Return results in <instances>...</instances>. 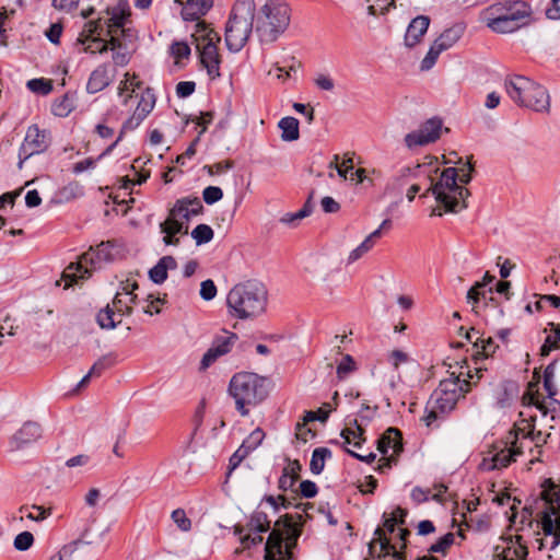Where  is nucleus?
<instances>
[{
    "instance_id": "1",
    "label": "nucleus",
    "mask_w": 560,
    "mask_h": 560,
    "mask_svg": "<svg viewBox=\"0 0 560 560\" xmlns=\"http://www.w3.org/2000/svg\"><path fill=\"white\" fill-rule=\"evenodd\" d=\"M474 171L472 164L467 161L463 167H447L441 173L440 179L434 183L431 175H427L430 182V189L435 200L442 205L446 212H458L466 209L467 197L470 195L469 190L459 183L466 185L471 180V172Z\"/></svg>"
},
{
    "instance_id": "2",
    "label": "nucleus",
    "mask_w": 560,
    "mask_h": 560,
    "mask_svg": "<svg viewBox=\"0 0 560 560\" xmlns=\"http://www.w3.org/2000/svg\"><path fill=\"white\" fill-rule=\"evenodd\" d=\"M530 5L521 0H505L497 2L482 11V20L494 33H513L532 21Z\"/></svg>"
},
{
    "instance_id": "3",
    "label": "nucleus",
    "mask_w": 560,
    "mask_h": 560,
    "mask_svg": "<svg viewBox=\"0 0 560 560\" xmlns=\"http://www.w3.org/2000/svg\"><path fill=\"white\" fill-rule=\"evenodd\" d=\"M229 314L238 319L253 318L260 315L267 305V290L256 281L236 284L226 296Z\"/></svg>"
},
{
    "instance_id": "4",
    "label": "nucleus",
    "mask_w": 560,
    "mask_h": 560,
    "mask_svg": "<svg viewBox=\"0 0 560 560\" xmlns=\"http://www.w3.org/2000/svg\"><path fill=\"white\" fill-rule=\"evenodd\" d=\"M229 393L235 400V408L246 417L250 408L262 402L269 394L268 380L252 372H240L232 376Z\"/></svg>"
},
{
    "instance_id": "5",
    "label": "nucleus",
    "mask_w": 560,
    "mask_h": 560,
    "mask_svg": "<svg viewBox=\"0 0 560 560\" xmlns=\"http://www.w3.org/2000/svg\"><path fill=\"white\" fill-rule=\"evenodd\" d=\"M504 86L516 105L537 113L550 112V95L544 85L524 75H512L505 79Z\"/></svg>"
},
{
    "instance_id": "6",
    "label": "nucleus",
    "mask_w": 560,
    "mask_h": 560,
    "mask_svg": "<svg viewBox=\"0 0 560 560\" xmlns=\"http://www.w3.org/2000/svg\"><path fill=\"white\" fill-rule=\"evenodd\" d=\"M291 9L283 0H267L255 15V32L261 43H273L290 25Z\"/></svg>"
},
{
    "instance_id": "7",
    "label": "nucleus",
    "mask_w": 560,
    "mask_h": 560,
    "mask_svg": "<svg viewBox=\"0 0 560 560\" xmlns=\"http://www.w3.org/2000/svg\"><path fill=\"white\" fill-rule=\"evenodd\" d=\"M254 20V0H237L225 26V45L230 51L238 52L245 46L253 32Z\"/></svg>"
},
{
    "instance_id": "8",
    "label": "nucleus",
    "mask_w": 560,
    "mask_h": 560,
    "mask_svg": "<svg viewBox=\"0 0 560 560\" xmlns=\"http://www.w3.org/2000/svg\"><path fill=\"white\" fill-rule=\"evenodd\" d=\"M300 535L299 525L289 515L278 518L266 541L264 560H294L292 549Z\"/></svg>"
},
{
    "instance_id": "9",
    "label": "nucleus",
    "mask_w": 560,
    "mask_h": 560,
    "mask_svg": "<svg viewBox=\"0 0 560 560\" xmlns=\"http://www.w3.org/2000/svg\"><path fill=\"white\" fill-rule=\"evenodd\" d=\"M540 492V499L546 502V509L541 512V529L546 536H552L550 549L560 544V489L551 479H545Z\"/></svg>"
},
{
    "instance_id": "10",
    "label": "nucleus",
    "mask_w": 560,
    "mask_h": 560,
    "mask_svg": "<svg viewBox=\"0 0 560 560\" xmlns=\"http://www.w3.org/2000/svg\"><path fill=\"white\" fill-rule=\"evenodd\" d=\"M469 386L470 382L460 380L459 376L443 380L431 395L429 405H434L441 413L446 415L456 407L458 399L469 392Z\"/></svg>"
},
{
    "instance_id": "11",
    "label": "nucleus",
    "mask_w": 560,
    "mask_h": 560,
    "mask_svg": "<svg viewBox=\"0 0 560 560\" xmlns=\"http://www.w3.org/2000/svg\"><path fill=\"white\" fill-rule=\"evenodd\" d=\"M112 248L113 246L109 242H102L100 245H97L94 252L83 254L82 260L80 262L70 264L63 271V279L70 283L77 282L78 279H84L90 275V271L85 266L82 265V261L85 264L90 262L95 267L96 264L103 260H110L113 257L110 253Z\"/></svg>"
},
{
    "instance_id": "12",
    "label": "nucleus",
    "mask_w": 560,
    "mask_h": 560,
    "mask_svg": "<svg viewBox=\"0 0 560 560\" xmlns=\"http://www.w3.org/2000/svg\"><path fill=\"white\" fill-rule=\"evenodd\" d=\"M155 95L151 89H147L141 95V98L133 112V114L124 122L118 138L103 152L97 160L108 154L122 139L126 131L135 130L152 112L155 105Z\"/></svg>"
},
{
    "instance_id": "13",
    "label": "nucleus",
    "mask_w": 560,
    "mask_h": 560,
    "mask_svg": "<svg viewBox=\"0 0 560 560\" xmlns=\"http://www.w3.org/2000/svg\"><path fill=\"white\" fill-rule=\"evenodd\" d=\"M443 127V120L439 117H432L421 124L417 131L405 136V144L408 149L423 147L433 143L440 139Z\"/></svg>"
},
{
    "instance_id": "14",
    "label": "nucleus",
    "mask_w": 560,
    "mask_h": 560,
    "mask_svg": "<svg viewBox=\"0 0 560 560\" xmlns=\"http://www.w3.org/2000/svg\"><path fill=\"white\" fill-rule=\"evenodd\" d=\"M422 175L425 179L427 175H430L429 165L417 163L415 165L401 166L387 179L384 187V192L387 195L401 192L402 188L408 184L409 180L418 179Z\"/></svg>"
},
{
    "instance_id": "15",
    "label": "nucleus",
    "mask_w": 560,
    "mask_h": 560,
    "mask_svg": "<svg viewBox=\"0 0 560 560\" xmlns=\"http://www.w3.org/2000/svg\"><path fill=\"white\" fill-rule=\"evenodd\" d=\"M536 387V383L528 384V388L522 397L523 404L527 406H535L542 416L549 415L551 420L560 419V401L555 397H541Z\"/></svg>"
},
{
    "instance_id": "16",
    "label": "nucleus",
    "mask_w": 560,
    "mask_h": 560,
    "mask_svg": "<svg viewBox=\"0 0 560 560\" xmlns=\"http://www.w3.org/2000/svg\"><path fill=\"white\" fill-rule=\"evenodd\" d=\"M527 555V547L522 536L502 537L493 548L492 560H525Z\"/></svg>"
},
{
    "instance_id": "17",
    "label": "nucleus",
    "mask_w": 560,
    "mask_h": 560,
    "mask_svg": "<svg viewBox=\"0 0 560 560\" xmlns=\"http://www.w3.org/2000/svg\"><path fill=\"white\" fill-rule=\"evenodd\" d=\"M48 147L46 141V131L40 130L37 125H32L27 128L25 138L20 148L19 166L22 167L23 162L34 154L44 152Z\"/></svg>"
},
{
    "instance_id": "18",
    "label": "nucleus",
    "mask_w": 560,
    "mask_h": 560,
    "mask_svg": "<svg viewBox=\"0 0 560 560\" xmlns=\"http://www.w3.org/2000/svg\"><path fill=\"white\" fill-rule=\"evenodd\" d=\"M384 522L383 527H377L374 532L375 538L372 544L378 542L381 547V551L383 552V557L390 556L395 559L402 560V555L400 551L396 549V547L390 542V540L386 537L385 532L394 533L395 526L399 525L396 517L388 516L386 513L383 515Z\"/></svg>"
},
{
    "instance_id": "19",
    "label": "nucleus",
    "mask_w": 560,
    "mask_h": 560,
    "mask_svg": "<svg viewBox=\"0 0 560 560\" xmlns=\"http://www.w3.org/2000/svg\"><path fill=\"white\" fill-rule=\"evenodd\" d=\"M103 26L101 24V20L90 21L85 23L84 28L80 36L78 37V44L84 45L86 42H91V44L84 48V51H90L92 54L95 52H106L108 50V44L103 38L96 36L93 37L94 34L100 35Z\"/></svg>"
},
{
    "instance_id": "20",
    "label": "nucleus",
    "mask_w": 560,
    "mask_h": 560,
    "mask_svg": "<svg viewBox=\"0 0 560 560\" xmlns=\"http://www.w3.org/2000/svg\"><path fill=\"white\" fill-rule=\"evenodd\" d=\"M218 43L211 42V39L207 43H198L197 50L199 51V59L203 68H206L208 75L210 79L214 80L219 78L220 74V63L221 56L218 51L217 47Z\"/></svg>"
},
{
    "instance_id": "21",
    "label": "nucleus",
    "mask_w": 560,
    "mask_h": 560,
    "mask_svg": "<svg viewBox=\"0 0 560 560\" xmlns=\"http://www.w3.org/2000/svg\"><path fill=\"white\" fill-rule=\"evenodd\" d=\"M203 206L198 197H183L177 199L170 209V214L188 224V221L202 212Z\"/></svg>"
},
{
    "instance_id": "22",
    "label": "nucleus",
    "mask_w": 560,
    "mask_h": 560,
    "mask_svg": "<svg viewBox=\"0 0 560 560\" xmlns=\"http://www.w3.org/2000/svg\"><path fill=\"white\" fill-rule=\"evenodd\" d=\"M521 454H523L522 445H516L515 442H511V447L497 452L490 458H485L482 467L487 470L506 468L515 460V457Z\"/></svg>"
},
{
    "instance_id": "23",
    "label": "nucleus",
    "mask_w": 560,
    "mask_h": 560,
    "mask_svg": "<svg viewBox=\"0 0 560 560\" xmlns=\"http://www.w3.org/2000/svg\"><path fill=\"white\" fill-rule=\"evenodd\" d=\"M160 231L161 233L165 234L163 237L165 245L177 246L179 244V238L176 237V235L187 234L188 224H186L184 221L173 218V215L168 213L166 220L160 223Z\"/></svg>"
},
{
    "instance_id": "24",
    "label": "nucleus",
    "mask_w": 560,
    "mask_h": 560,
    "mask_svg": "<svg viewBox=\"0 0 560 560\" xmlns=\"http://www.w3.org/2000/svg\"><path fill=\"white\" fill-rule=\"evenodd\" d=\"M182 5V18L185 21H199L213 5V0H175Z\"/></svg>"
},
{
    "instance_id": "25",
    "label": "nucleus",
    "mask_w": 560,
    "mask_h": 560,
    "mask_svg": "<svg viewBox=\"0 0 560 560\" xmlns=\"http://www.w3.org/2000/svg\"><path fill=\"white\" fill-rule=\"evenodd\" d=\"M113 81L110 67L107 63L100 65L90 74L86 83V92L95 94L106 89Z\"/></svg>"
},
{
    "instance_id": "26",
    "label": "nucleus",
    "mask_w": 560,
    "mask_h": 560,
    "mask_svg": "<svg viewBox=\"0 0 560 560\" xmlns=\"http://www.w3.org/2000/svg\"><path fill=\"white\" fill-rule=\"evenodd\" d=\"M430 25V19L427 15L416 16L408 25L405 34V45L415 47L427 33Z\"/></svg>"
},
{
    "instance_id": "27",
    "label": "nucleus",
    "mask_w": 560,
    "mask_h": 560,
    "mask_svg": "<svg viewBox=\"0 0 560 560\" xmlns=\"http://www.w3.org/2000/svg\"><path fill=\"white\" fill-rule=\"evenodd\" d=\"M110 18L107 22V33H126L129 28L125 27L126 21L130 14L127 2H120L117 7L110 11L107 10Z\"/></svg>"
},
{
    "instance_id": "28",
    "label": "nucleus",
    "mask_w": 560,
    "mask_h": 560,
    "mask_svg": "<svg viewBox=\"0 0 560 560\" xmlns=\"http://www.w3.org/2000/svg\"><path fill=\"white\" fill-rule=\"evenodd\" d=\"M389 448L395 455H399L404 450L401 433L397 428H388L377 441V450L382 454H386Z\"/></svg>"
},
{
    "instance_id": "29",
    "label": "nucleus",
    "mask_w": 560,
    "mask_h": 560,
    "mask_svg": "<svg viewBox=\"0 0 560 560\" xmlns=\"http://www.w3.org/2000/svg\"><path fill=\"white\" fill-rule=\"evenodd\" d=\"M42 436V428L37 422L27 421L22 428L13 435L12 443L16 447H22L26 444L36 442Z\"/></svg>"
},
{
    "instance_id": "30",
    "label": "nucleus",
    "mask_w": 560,
    "mask_h": 560,
    "mask_svg": "<svg viewBox=\"0 0 560 560\" xmlns=\"http://www.w3.org/2000/svg\"><path fill=\"white\" fill-rule=\"evenodd\" d=\"M177 262L173 256H163L149 271V277L155 284H162L167 279V270L176 269Z\"/></svg>"
},
{
    "instance_id": "31",
    "label": "nucleus",
    "mask_w": 560,
    "mask_h": 560,
    "mask_svg": "<svg viewBox=\"0 0 560 560\" xmlns=\"http://www.w3.org/2000/svg\"><path fill=\"white\" fill-rule=\"evenodd\" d=\"M463 35V27L455 25L446 28L433 43L440 50L444 51L451 48Z\"/></svg>"
},
{
    "instance_id": "32",
    "label": "nucleus",
    "mask_w": 560,
    "mask_h": 560,
    "mask_svg": "<svg viewBox=\"0 0 560 560\" xmlns=\"http://www.w3.org/2000/svg\"><path fill=\"white\" fill-rule=\"evenodd\" d=\"M75 97L73 94L66 93L56 98L51 104V113L57 117H67L75 108Z\"/></svg>"
},
{
    "instance_id": "33",
    "label": "nucleus",
    "mask_w": 560,
    "mask_h": 560,
    "mask_svg": "<svg viewBox=\"0 0 560 560\" xmlns=\"http://www.w3.org/2000/svg\"><path fill=\"white\" fill-rule=\"evenodd\" d=\"M498 346L493 341L491 337L488 339H483L482 337H477L474 341V352L472 358L478 361L480 359H486L495 352Z\"/></svg>"
},
{
    "instance_id": "34",
    "label": "nucleus",
    "mask_w": 560,
    "mask_h": 560,
    "mask_svg": "<svg viewBox=\"0 0 560 560\" xmlns=\"http://www.w3.org/2000/svg\"><path fill=\"white\" fill-rule=\"evenodd\" d=\"M278 127L281 129V138L283 141H295L300 137L299 120L294 117L287 116L280 119Z\"/></svg>"
},
{
    "instance_id": "35",
    "label": "nucleus",
    "mask_w": 560,
    "mask_h": 560,
    "mask_svg": "<svg viewBox=\"0 0 560 560\" xmlns=\"http://www.w3.org/2000/svg\"><path fill=\"white\" fill-rule=\"evenodd\" d=\"M192 37L196 43V48H198V43H201L202 45L203 43H207L210 39L214 43L220 42V36L218 35V33L214 32L208 24L200 21L196 24V30L192 34Z\"/></svg>"
},
{
    "instance_id": "36",
    "label": "nucleus",
    "mask_w": 560,
    "mask_h": 560,
    "mask_svg": "<svg viewBox=\"0 0 560 560\" xmlns=\"http://www.w3.org/2000/svg\"><path fill=\"white\" fill-rule=\"evenodd\" d=\"M313 195L314 192L312 191L302 209L294 213H285L283 217H281L280 222L283 224L295 226L298 224V221L308 217L313 210V206L311 202Z\"/></svg>"
},
{
    "instance_id": "37",
    "label": "nucleus",
    "mask_w": 560,
    "mask_h": 560,
    "mask_svg": "<svg viewBox=\"0 0 560 560\" xmlns=\"http://www.w3.org/2000/svg\"><path fill=\"white\" fill-rule=\"evenodd\" d=\"M332 455L328 447H317L313 451L310 469L314 475H319L325 467V460Z\"/></svg>"
},
{
    "instance_id": "38",
    "label": "nucleus",
    "mask_w": 560,
    "mask_h": 560,
    "mask_svg": "<svg viewBox=\"0 0 560 560\" xmlns=\"http://www.w3.org/2000/svg\"><path fill=\"white\" fill-rule=\"evenodd\" d=\"M246 527L247 530L266 533L270 529V521L265 512L257 510L252 514Z\"/></svg>"
},
{
    "instance_id": "39",
    "label": "nucleus",
    "mask_w": 560,
    "mask_h": 560,
    "mask_svg": "<svg viewBox=\"0 0 560 560\" xmlns=\"http://www.w3.org/2000/svg\"><path fill=\"white\" fill-rule=\"evenodd\" d=\"M96 322L102 329H114L119 324L115 320V311L109 305L97 313Z\"/></svg>"
},
{
    "instance_id": "40",
    "label": "nucleus",
    "mask_w": 560,
    "mask_h": 560,
    "mask_svg": "<svg viewBox=\"0 0 560 560\" xmlns=\"http://www.w3.org/2000/svg\"><path fill=\"white\" fill-rule=\"evenodd\" d=\"M225 336L217 337L211 346L212 349H217L220 351V355H224L229 353L232 349V346L237 340V335L234 332H226Z\"/></svg>"
},
{
    "instance_id": "41",
    "label": "nucleus",
    "mask_w": 560,
    "mask_h": 560,
    "mask_svg": "<svg viewBox=\"0 0 560 560\" xmlns=\"http://www.w3.org/2000/svg\"><path fill=\"white\" fill-rule=\"evenodd\" d=\"M214 236L213 230L208 224H198L191 231V237L196 241L197 245H203L212 241Z\"/></svg>"
},
{
    "instance_id": "42",
    "label": "nucleus",
    "mask_w": 560,
    "mask_h": 560,
    "mask_svg": "<svg viewBox=\"0 0 560 560\" xmlns=\"http://www.w3.org/2000/svg\"><path fill=\"white\" fill-rule=\"evenodd\" d=\"M26 86L30 91L38 95H48L52 91L51 80L45 78L28 80Z\"/></svg>"
},
{
    "instance_id": "43",
    "label": "nucleus",
    "mask_w": 560,
    "mask_h": 560,
    "mask_svg": "<svg viewBox=\"0 0 560 560\" xmlns=\"http://www.w3.org/2000/svg\"><path fill=\"white\" fill-rule=\"evenodd\" d=\"M455 540V535L453 533H446L444 536L440 537L434 544H432L428 551L430 553H442L446 555L447 550L452 547Z\"/></svg>"
},
{
    "instance_id": "44",
    "label": "nucleus",
    "mask_w": 560,
    "mask_h": 560,
    "mask_svg": "<svg viewBox=\"0 0 560 560\" xmlns=\"http://www.w3.org/2000/svg\"><path fill=\"white\" fill-rule=\"evenodd\" d=\"M533 429L534 425L528 420L523 419L521 422L515 424L514 430L510 431V443L515 442L516 445H520V435H522L523 439H528Z\"/></svg>"
},
{
    "instance_id": "45",
    "label": "nucleus",
    "mask_w": 560,
    "mask_h": 560,
    "mask_svg": "<svg viewBox=\"0 0 560 560\" xmlns=\"http://www.w3.org/2000/svg\"><path fill=\"white\" fill-rule=\"evenodd\" d=\"M243 528H236V534H238L240 540L245 548L257 546L264 540L261 536L262 532L248 530L246 534H243Z\"/></svg>"
},
{
    "instance_id": "46",
    "label": "nucleus",
    "mask_w": 560,
    "mask_h": 560,
    "mask_svg": "<svg viewBox=\"0 0 560 560\" xmlns=\"http://www.w3.org/2000/svg\"><path fill=\"white\" fill-rule=\"evenodd\" d=\"M115 364V358L112 354H106L100 358L90 369V375L101 376L103 372Z\"/></svg>"
},
{
    "instance_id": "47",
    "label": "nucleus",
    "mask_w": 560,
    "mask_h": 560,
    "mask_svg": "<svg viewBox=\"0 0 560 560\" xmlns=\"http://www.w3.org/2000/svg\"><path fill=\"white\" fill-rule=\"evenodd\" d=\"M485 287L483 283L477 282L475 285H472L468 292H467V302L472 304L474 307L478 304L480 299L486 300L487 294H491L492 290L490 289L488 292L481 289Z\"/></svg>"
},
{
    "instance_id": "48",
    "label": "nucleus",
    "mask_w": 560,
    "mask_h": 560,
    "mask_svg": "<svg viewBox=\"0 0 560 560\" xmlns=\"http://www.w3.org/2000/svg\"><path fill=\"white\" fill-rule=\"evenodd\" d=\"M264 438H265V432L260 428H256L243 441L242 445L244 446V448H247L252 453L262 443Z\"/></svg>"
},
{
    "instance_id": "49",
    "label": "nucleus",
    "mask_w": 560,
    "mask_h": 560,
    "mask_svg": "<svg viewBox=\"0 0 560 560\" xmlns=\"http://www.w3.org/2000/svg\"><path fill=\"white\" fill-rule=\"evenodd\" d=\"M330 411H331L330 404L325 402L323 405V407H320L317 411H312V410L306 411V413L304 416V422L307 423V422H312L315 420H318L320 422H326L329 418Z\"/></svg>"
},
{
    "instance_id": "50",
    "label": "nucleus",
    "mask_w": 560,
    "mask_h": 560,
    "mask_svg": "<svg viewBox=\"0 0 560 560\" xmlns=\"http://www.w3.org/2000/svg\"><path fill=\"white\" fill-rule=\"evenodd\" d=\"M34 544V536L31 532H22L14 538V548L19 551L28 550Z\"/></svg>"
},
{
    "instance_id": "51",
    "label": "nucleus",
    "mask_w": 560,
    "mask_h": 560,
    "mask_svg": "<svg viewBox=\"0 0 560 560\" xmlns=\"http://www.w3.org/2000/svg\"><path fill=\"white\" fill-rule=\"evenodd\" d=\"M443 52L442 50L436 47V45L433 43L427 52L425 57L422 59L420 68L423 71L430 70L436 62L440 54Z\"/></svg>"
},
{
    "instance_id": "52",
    "label": "nucleus",
    "mask_w": 560,
    "mask_h": 560,
    "mask_svg": "<svg viewBox=\"0 0 560 560\" xmlns=\"http://www.w3.org/2000/svg\"><path fill=\"white\" fill-rule=\"evenodd\" d=\"M249 454L250 452L247 448H244L241 444V446L230 457L228 476H230L231 472L236 469Z\"/></svg>"
},
{
    "instance_id": "53",
    "label": "nucleus",
    "mask_w": 560,
    "mask_h": 560,
    "mask_svg": "<svg viewBox=\"0 0 560 560\" xmlns=\"http://www.w3.org/2000/svg\"><path fill=\"white\" fill-rule=\"evenodd\" d=\"M170 52L178 61L189 57L190 47L185 42H174L170 47Z\"/></svg>"
},
{
    "instance_id": "54",
    "label": "nucleus",
    "mask_w": 560,
    "mask_h": 560,
    "mask_svg": "<svg viewBox=\"0 0 560 560\" xmlns=\"http://www.w3.org/2000/svg\"><path fill=\"white\" fill-rule=\"evenodd\" d=\"M222 197H223V191L218 186H208L202 191V198L207 205H213V203L218 202L219 200H221Z\"/></svg>"
},
{
    "instance_id": "55",
    "label": "nucleus",
    "mask_w": 560,
    "mask_h": 560,
    "mask_svg": "<svg viewBox=\"0 0 560 560\" xmlns=\"http://www.w3.org/2000/svg\"><path fill=\"white\" fill-rule=\"evenodd\" d=\"M355 370V362L350 354H346L337 366V375L345 378L349 373Z\"/></svg>"
},
{
    "instance_id": "56",
    "label": "nucleus",
    "mask_w": 560,
    "mask_h": 560,
    "mask_svg": "<svg viewBox=\"0 0 560 560\" xmlns=\"http://www.w3.org/2000/svg\"><path fill=\"white\" fill-rule=\"evenodd\" d=\"M172 520L182 530H189L191 527L190 520L186 516L183 509H176L172 512Z\"/></svg>"
},
{
    "instance_id": "57",
    "label": "nucleus",
    "mask_w": 560,
    "mask_h": 560,
    "mask_svg": "<svg viewBox=\"0 0 560 560\" xmlns=\"http://www.w3.org/2000/svg\"><path fill=\"white\" fill-rule=\"evenodd\" d=\"M373 248L370 240H364L358 247H355L348 257V264H352L359 258H361L364 254Z\"/></svg>"
},
{
    "instance_id": "58",
    "label": "nucleus",
    "mask_w": 560,
    "mask_h": 560,
    "mask_svg": "<svg viewBox=\"0 0 560 560\" xmlns=\"http://www.w3.org/2000/svg\"><path fill=\"white\" fill-rule=\"evenodd\" d=\"M378 407H371L368 404H363L359 411V422L368 425L375 417Z\"/></svg>"
},
{
    "instance_id": "59",
    "label": "nucleus",
    "mask_w": 560,
    "mask_h": 560,
    "mask_svg": "<svg viewBox=\"0 0 560 560\" xmlns=\"http://www.w3.org/2000/svg\"><path fill=\"white\" fill-rule=\"evenodd\" d=\"M217 295V287L211 279L205 280L200 284V296L206 301H211Z\"/></svg>"
},
{
    "instance_id": "60",
    "label": "nucleus",
    "mask_w": 560,
    "mask_h": 560,
    "mask_svg": "<svg viewBox=\"0 0 560 560\" xmlns=\"http://www.w3.org/2000/svg\"><path fill=\"white\" fill-rule=\"evenodd\" d=\"M112 308L115 311V313H118L120 316H129L132 313V307L120 299L119 292L115 295L113 300Z\"/></svg>"
},
{
    "instance_id": "61",
    "label": "nucleus",
    "mask_w": 560,
    "mask_h": 560,
    "mask_svg": "<svg viewBox=\"0 0 560 560\" xmlns=\"http://www.w3.org/2000/svg\"><path fill=\"white\" fill-rule=\"evenodd\" d=\"M317 492H318V488L314 481L303 480L300 483V494L303 498L312 499V498L316 497Z\"/></svg>"
},
{
    "instance_id": "62",
    "label": "nucleus",
    "mask_w": 560,
    "mask_h": 560,
    "mask_svg": "<svg viewBox=\"0 0 560 560\" xmlns=\"http://www.w3.org/2000/svg\"><path fill=\"white\" fill-rule=\"evenodd\" d=\"M441 416H443V413L440 412V409L434 408V405L428 404L425 408V415L422 417V420L428 428H431L434 422L440 419Z\"/></svg>"
},
{
    "instance_id": "63",
    "label": "nucleus",
    "mask_w": 560,
    "mask_h": 560,
    "mask_svg": "<svg viewBox=\"0 0 560 560\" xmlns=\"http://www.w3.org/2000/svg\"><path fill=\"white\" fill-rule=\"evenodd\" d=\"M196 90V83L194 81H180L176 85V94L180 98L190 96Z\"/></svg>"
},
{
    "instance_id": "64",
    "label": "nucleus",
    "mask_w": 560,
    "mask_h": 560,
    "mask_svg": "<svg viewBox=\"0 0 560 560\" xmlns=\"http://www.w3.org/2000/svg\"><path fill=\"white\" fill-rule=\"evenodd\" d=\"M220 351L217 349H212L211 347L207 350V352L203 354L201 361H200V370L208 369L212 363L217 361L218 358H220Z\"/></svg>"
}]
</instances>
